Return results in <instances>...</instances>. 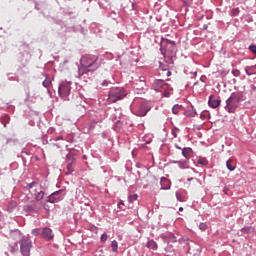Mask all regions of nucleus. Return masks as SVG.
Segmentation results:
<instances>
[{
    "mask_svg": "<svg viewBox=\"0 0 256 256\" xmlns=\"http://www.w3.org/2000/svg\"><path fill=\"white\" fill-rule=\"evenodd\" d=\"M160 51L169 65L175 63V59H177V45L175 42L169 39H162Z\"/></svg>",
    "mask_w": 256,
    "mask_h": 256,
    "instance_id": "f257e3e1",
    "label": "nucleus"
},
{
    "mask_svg": "<svg viewBox=\"0 0 256 256\" xmlns=\"http://www.w3.org/2000/svg\"><path fill=\"white\" fill-rule=\"evenodd\" d=\"M241 101H245V96L243 92H233L230 97L226 100L225 109L228 113H235L239 108Z\"/></svg>",
    "mask_w": 256,
    "mask_h": 256,
    "instance_id": "f03ea898",
    "label": "nucleus"
},
{
    "mask_svg": "<svg viewBox=\"0 0 256 256\" xmlns=\"http://www.w3.org/2000/svg\"><path fill=\"white\" fill-rule=\"evenodd\" d=\"M97 56L86 55L80 59V65L78 69H86L88 71H97L99 69V62H97Z\"/></svg>",
    "mask_w": 256,
    "mask_h": 256,
    "instance_id": "7ed1b4c3",
    "label": "nucleus"
},
{
    "mask_svg": "<svg viewBox=\"0 0 256 256\" xmlns=\"http://www.w3.org/2000/svg\"><path fill=\"white\" fill-rule=\"evenodd\" d=\"M125 97H127V92L123 87L111 88L108 93V99H110L111 103H117V101H121V99H125Z\"/></svg>",
    "mask_w": 256,
    "mask_h": 256,
    "instance_id": "20e7f679",
    "label": "nucleus"
},
{
    "mask_svg": "<svg viewBox=\"0 0 256 256\" xmlns=\"http://www.w3.org/2000/svg\"><path fill=\"white\" fill-rule=\"evenodd\" d=\"M71 81H62L58 86V95L64 101H69V95H71Z\"/></svg>",
    "mask_w": 256,
    "mask_h": 256,
    "instance_id": "39448f33",
    "label": "nucleus"
},
{
    "mask_svg": "<svg viewBox=\"0 0 256 256\" xmlns=\"http://www.w3.org/2000/svg\"><path fill=\"white\" fill-rule=\"evenodd\" d=\"M20 253L22 256H31V249H33V241L31 238L24 236L19 240Z\"/></svg>",
    "mask_w": 256,
    "mask_h": 256,
    "instance_id": "423d86ee",
    "label": "nucleus"
},
{
    "mask_svg": "<svg viewBox=\"0 0 256 256\" xmlns=\"http://www.w3.org/2000/svg\"><path fill=\"white\" fill-rule=\"evenodd\" d=\"M150 111H151V104H149V102L147 101L142 100L134 108V115H136L137 117H145V115H147V113Z\"/></svg>",
    "mask_w": 256,
    "mask_h": 256,
    "instance_id": "0eeeda50",
    "label": "nucleus"
},
{
    "mask_svg": "<svg viewBox=\"0 0 256 256\" xmlns=\"http://www.w3.org/2000/svg\"><path fill=\"white\" fill-rule=\"evenodd\" d=\"M65 195H67V192L64 189H60L50 194L46 201L47 203H59V201H63V199H65Z\"/></svg>",
    "mask_w": 256,
    "mask_h": 256,
    "instance_id": "6e6552de",
    "label": "nucleus"
},
{
    "mask_svg": "<svg viewBox=\"0 0 256 256\" xmlns=\"http://www.w3.org/2000/svg\"><path fill=\"white\" fill-rule=\"evenodd\" d=\"M91 75H93V70H87L85 68H78V79L85 81V83L89 82L91 79Z\"/></svg>",
    "mask_w": 256,
    "mask_h": 256,
    "instance_id": "1a4fd4ad",
    "label": "nucleus"
},
{
    "mask_svg": "<svg viewBox=\"0 0 256 256\" xmlns=\"http://www.w3.org/2000/svg\"><path fill=\"white\" fill-rule=\"evenodd\" d=\"M41 209V204L37 202H32L31 204H26L23 206V211H25V213H39Z\"/></svg>",
    "mask_w": 256,
    "mask_h": 256,
    "instance_id": "9d476101",
    "label": "nucleus"
},
{
    "mask_svg": "<svg viewBox=\"0 0 256 256\" xmlns=\"http://www.w3.org/2000/svg\"><path fill=\"white\" fill-rule=\"evenodd\" d=\"M41 239H44V241H53V239H55L53 230L49 227H43L41 231Z\"/></svg>",
    "mask_w": 256,
    "mask_h": 256,
    "instance_id": "9b49d317",
    "label": "nucleus"
},
{
    "mask_svg": "<svg viewBox=\"0 0 256 256\" xmlns=\"http://www.w3.org/2000/svg\"><path fill=\"white\" fill-rule=\"evenodd\" d=\"M208 105L212 109H217L221 105V99L217 98L215 95H211L208 100Z\"/></svg>",
    "mask_w": 256,
    "mask_h": 256,
    "instance_id": "f8f14e48",
    "label": "nucleus"
},
{
    "mask_svg": "<svg viewBox=\"0 0 256 256\" xmlns=\"http://www.w3.org/2000/svg\"><path fill=\"white\" fill-rule=\"evenodd\" d=\"M45 197V191L41 189V185L35 188L34 199L35 201H42Z\"/></svg>",
    "mask_w": 256,
    "mask_h": 256,
    "instance_id": "ddd939ff",
    "label": "nucleus"
},
{
    "mask_svg": "<svg viewBox=\"0 0 256 256\" xmlns=\"http://www.w3.org/2000/svg\"><path fill=\"white\" fill-rule=\"evenodd\" d=\"M186 117H195V115H197V110L195 109V107L193 105H191L190 107H188L184 113H183Z\"/></svg>",
    "mask_w": 256,
    "mask_h": 256,
    "instance_id": "4468645a",
    "label": "nucleus"
},
{
    "mask_svg": "<svg viewBox=\"0 0 256 256\" xmlns=\"http://www.w3.org/2000/svg\"><path fill=\"white\" fill-rule=\"evenodd\" d=\"M176 199L180 203H185L187 201V194L183 191H177L176 192Z\"/></svg>",
    "mask_w": 256,
    "mask_h": 256,
    "instance_id": "2eb2a0df",
    "label": "nucleus"
},
{
    "mask_svg": "<svg viewBox=\"0 0 256 256\" xmlns=\"http://www.w3.org/2000/svg\"><path fill=\"white\" fill-rule=\"evenodd\" d=\"M160 185L162 187V189L167 190V189H171V182L169 181V179L162 177L160 179Z\"/></svg>",
    "mask_w": 256,
    "mask_h": 256,
    "instance_id": "dca6fc26",
    "label": "nucleus"
},
{
    "mask_svg": "<svg viewBox=\"0 0 256 256\" xmlns=\"http://www.w3.org/2000/svg\"><path fill=\"white\" fill-rule=\"evenodd\" d=\"M165 239L168 240L167 243H177V236L171 232L165 234Z\"/></svg>",
    "mask_w": 256,
    "mask_h": 256,
    "instance_id": "f3484780",
    "label": "nucleus"
},
{
    "mask_svg": "<svg viewBox=\"0 0 256 256\" xmlns=\"http://www.w3.org/2000/svg\"><path fill=\"white\" fill-rule=\"evenodd\" d=\"M146 247L148 249H152V251H157V249H159V245H157L155 240H149L146 244Z\"/></svg>",
    "mask_w": 256,
    "mask_h": 256,
    "instance_id": "a211bd4d",
    "label": "nucleus"
},
{
    "mask_svg": "<svg viewBox=\"0 0 256 256\" xmlns=\"http://www.w3.org/2000/svg\"><path fill=\"white\" fill-rule=\"evenodd\" d=\"M165 85H167V83H165V80L163 79L154 80V87H156V89H163Z\"/></svg>",
    "mask_w": 256,
    "mask_h": 256,
    "instance_id": "6ab92c4d",
    "label": "nucleus"
},
{
    "mask_svg": "<svg viewBox=\"0 0 256 256\" xmlns=\"http://www.w3.org/2000/svg\"><path fill=\"white\" fill-rule=\"evenodd\" d=\"M178 166L180 169H189V159L178 160Z\"/></svg>",
    "mask_w": 256,
    "mask_h": 256,
    "instance_id": "aec40b11",
    "label": "nucleus"
},
{
    "mask_svg": "<svg viewBox=\"0 0 256 256\" xmlns=\"http://www.w3.org/2000/svg\"><path fill=\"white\" fill-rule=\"evenodd\" d=\"M193 152V149L190 147H184L182 148V155L185 157V159H189V155Z\"/></svg>",
    "mask_w": 256,
    "mask_h": 256,
    "instance_id": "412c9836",
    "label": "nucleus"
},
{
    "mask_svg": "<svg viewBox=\"0 0 256 256\" xmlns=\"http://www.w3.org/2000/svg\"><path fill=\"white\" fill-rule=\"evenodd\" d=\"M66 169H67L66 175H71V173L75 171V162H68Z\"/></svg>",
    "mask_w": 256,
    "mask_h": 256,
    "instance_id": "4be33fe9",
    "label": "nucleus"
},
{
    "mask_svg": "<svg viewBox=\"0 0 256 256\" xmlns=\"http://www.w3.org/2000/svg\"><path fill=\"white\" fill-rule=\"evenodd\" d=\"M245 73L246 75H248L249 77H251V75H255V66H246L245 68Z\"/></svg>",
    "mask_w": 256,
    "mask_h": 256,
    "instance_id": "5701e85b",
    "label": "nucleus"
},
{
    "mask_svg": "<svg viewBox=\"0 0 256 256\" xmlns=\"http://www.w3.org/2000/svg\"><path fill=\"white\" fill-rule=\"evenodd\" d=\"M41 185H39V183H37V181H33L31 183L26 184L25 189L26 191H31V189H33V187H35V189H37V187H40Z\"/></svg>",
    "mask_w": 256,
    "mask_h": 256,
    "instance_id": "b1692460",
    "label": "nucleus"
},
{
    "mask_svg": "<svg viewBox=\"0 0 256 256\" xmlns=\"http://www.w3.org/2000/svg\"><path fill=\"white\" fill-rule=\"evenodd\" d=\"M185 75H187L190 79H196L197 78V71H190L189 69L184 70Z\"/></svg>",
    "mask_w": 256,
    "mask_h": 256,
    "instance_id": "393cba45",
    "label": "nucleus"
},
{
    "mask_svg": "<svg viewBox=\"0 0 256 256\" xmlns=\"http://www.w3.org/2000/svg\"><path fill=\"white\" fill-rule=\"evenodd\" d=\"M183 109V105H179V104H175L173 107H172V113L174 115H179V112L182 111Z\"/></svg>",
    "mask_w": 256,
    "mask_h": 256,
    "instance_id": "a878e982",
    "label": "nucleus"
},
{
    "mask_svg": "<svg viewBox=\"0 0 256 256\" xmlns=\"http://www.w3.org/2000/svg\"><path fill=\"white\" fill-rule=\"evenodd\" d=\"M45 80L42 82L43 87L46 89L49 88V85H51V79H49L48 74H44Z\"/></svg>",
    "mask_w": 256,
    "mask_h": 256,
    "instance_id": "bb28decb",
    "label": "nucleus"
},
{
    "mask_svg": "<svg viewBox=\"0 0 256 256\" xmlns=\"http://www.w3.org/2000/svg\"><path fill=\"white\" fill-rule=\"evenodd\" d=\"M175 251V247L173 246V242H167V246L165 247L166 253H173Z\"/></svg>",
    "mask_w": 256,
    "mask_h": 256,
    "instance_id": "cd10ccee",
    "label": "nucleus"
},
{
    "mask_svg": "<svg viewBox=\"0 0 256 256\" xmlns=\"http://www.w3.org/2000/svg\"><path fill=\"white\" fill-rule=\"evenodd\" d=\"M66 162H67V163H75V154L69 152V153L66 155Z\"/></svg>",
    "mask_w": 256,
    "mask_h": 256,
    "instance_id": "c85d7f7f",
    "label": "nucleus"
},
{
    "mask_svg": "<svg viewBox=\"0 0 256 256\" xmlns=\"http://www.w3.org/2000/svg\"><path fill=\"white\" fill-rule=\"evenodd\" d=\"M41 231H43V228H34L31 230V234L34 235V237H41Z\"/></svg>",
    "mask_w": 256,
    "mask_h": 256,
    "instance_id": "c756f323",
    "label": "nucleus"
},
{
    "mask_svg": "<svg viewBox=\"0 0 256 256\" xmlns=\"http://www.w3.org/2000/svg\"><path fill=\"white\" fill-rule=\"evenodd\" d=\"M197 163H198V165H202L205 167V166L209 165V160H207V158L203 157V158H199L197 160Z\"/></svg>",
    "mask_w": 256,
    "mask_h": 256,
    "instance_id": "7c9ffc66",
    "label": "nucleus"
},
{
    "mask_svg": "<svg viewBox=\"0 0 256 256\" xmlns=\"http://www.w3.org/2000/svg\"><path fill=\"white\" fill-rule=\"evenodd\" d=\"M111 248L113 253H117L118 249H119V243L117 242V240H113L111 242Z\"/></svg>",
    "mask_w": 256,
    "mask_h": 256,
    "instance_id": "2f4dec72",
    "label": "nucleus"
},
{
    "mask_svg": "<svg viewBox=\"0 0 256 256\" xmlns=\"http://www.w3.org/2000/svg\"><path fill=\"white\" fill-rule=\"evenodd\" d=\"M160 71H162V75H166V77H171V72L169 69L165 68V66L160 65Z\"/></svg>",
    "mask_w": 256,
    "mask_h": 256,
    "instance_id": "473e14b6",
    "label": "nucleus"
},
{
    "mask_svg": "<svg viewBox=\"0 0 256 256\" xmlns=\"http://www.w3.org/2000/svg\"><path fill=\"white\" fill-rule=\"evenodd\" d=\"M121 129H123V122L120 120H117L116 124L114 125V130L119 132L121 131Z\"/></svg>",
    "mask_w": 256,
    "mask_h": 256,
    "instance_id": "72a5a7b5",
    "label": "nucleus"
},
{
    "mask_svg": "<svg viewBox=\"0 0 256 256\" xmlns=\"http://www.w3.org/2000/svg\"><path fill=\"white\" fill-rule=\"evenodd\" d=\"M239 13H240L239 8H233V9L230 11L231 17H237V15H239Z\"/></svg>",
    "mask_w": 256,
    "mask_h": 256,
    "instance_id": "f704fd0d",
    "label": "nucleus"
},
{
    "mask_svg": "<svg viewBox=\"0 0 256 256\" xmlns=\"http://www.w3.org/2000/svg\"><path fill=\"white\" fill-rule=\"evenodd\" d=\"M138 197H139V195H137V194H131V195H129V196H128L129 202H130V203H134V201H137Z\"/></svg>",
    "mask_w": 256,
    "mask_h": 256,
    "instance_id": "c9c22d12",
    "label": "nucleus"
},
{
    "mask_svg": "<svg viewBox=\"0 0 256 256\" xmlns=\"http://www.w3.org/2000/svg\"><path fill=\"white\" fill-rule=\"evenodd\" d=\"M226 167L228 171H235V166L231 165V160H227Z\"/></svg>",
    "mask_w": 256,
    "mask_h": 256,
    "instance_id": "e433bc0d",
    "label": "nucleus"
},
{
    "mask_svg": "<svg viewBox=\"0 0 256 256\" xmlns=\"http://www.w3.org/2000/svg\"><path fill=\"white\" fill-rule=\"evenodd\" d=\"M199 229H200V231H207V229H208L207 223L201 222L199 224Z\"/></svg>",
    "mask_w": 256,
    "mask_h": 256,
    "instance_id": "4c0bfd02",
    "label": "nucleus"
},
{
    "mask_svg": "<svg viewBox=\"0 0 256 256\" xmlns=\"http://www.w3.org/2000/svg\"><path fill=\"white\" fill-rule=\"evenodd\" d=\"M184 7H191L193 5V0H182Z\"/></svg>",
    "mask_w": 256,
    "mask_h": 256,
    "instance_id": "58836bf2",
    "label": "nucleus"
},
{
    "mask_svg": "<svg viewBox=\"0 0 256 256\" xmlns=\"http://www.w3.org/2000/svg\"><path fill=\"white\" fill-rule=\"evenodd\" d=\"M240 231L242 233H246L247 235H249V233H251V227L249 226L243 227L242 229H240Z\"/></svg>",
    "mask_w": 256,
    "mask_h": 256,
    "instance_id": "ea45409f",
    "label": "nucleus"
},
{
    "mask_svg": "<svg viewBox=\"0 0 256 256\" xmlns=\"http://www.w3.org/2000/svg\"><path fill=\"white\" fill-rule=\"evenodd\" d=\"M232 75L234 77H241V71L239 69H233L232 70Z\"/></svg>",
    "mask_w": 256,
    "mask_h": 256,
    "instance_id": "a19ab883",
    "label": "nucleus"
},
{
    "mask_svg": "<svg viewBox=\"0 0 256 256\" xmlns=\"http://www.w3.org/2000/svg\"><path fill=\"white\" fill-rule=\"evenodd\" d=\"M179 131H180V130H179V128H177V127H174V128L172 129L171 134L173 135L174 138H177V135H178Z\"/></svg>",
    "mask_w": 256,
    "mask_h": 256,
    "instance_id": "79ce46f5",
    "label": "nucleus"
},
{
    "mask_svg": "<svg viewBox=\"0 0 256 256\" xmlns=\"http://www.w3.org/2000/svg\"><path fill=\"white\" fill-rule=\"evenodd\" d=\"M249 51H251V53H253L254 55H256V45H250L248 47Z\"/></svg>",
    "mask_w": 256,
    "mask_h": 256,
    "instance_id": "37998d69",
    "label": "nucleus"
},
{
    "mask_svg": "<svg viewBox=\"0 0 256 256\" xmlns=\"http://www.w3.org/2000/svg\"><path fill=\"white\" fill-rule=\"evenodd\" d=\"M109 85H111V81H109V80H104L101 83V87H109Z\"/></svg>",
    "mask_w": 256,
    "mask_h": 256,
    "instance_id": "c03bdc74",
    "label": "nucleus"
},
{
    "mask_svg": "<svg viewBox=\"0 0 256 256\" xmlns=\"http://www.w3.org/2000/svg\"><path fill=\"white\" fill-rule=\"evenodd\" d=\"M101 243H105L107 241V233H103L100 237Z\"/></svg>",
    "mask_w": 256,
    "mask_h": 256,
    "instance_id": "a18cd8bd",
    "label": "nucleus"
},
{
    "mask_svg": "<svg viewBox=\"0 0 256 256\" xmlns=\"http://www.w3.org/2000/svg\"><path fill=\"white\" fill-rule=\"evenodd\" d=\"M11 247V253H17L18 247H17V243H15L14 245L10 246Z\"/></svg>",
    "mask_w": 256,
    "mask_h": 256,
    "instance_id": "49530a36",
    "label": "nucleus"
},
{
    "mask_svg": "<svg viewBox=\"0 0 256 256\" xmlns=\"http://www.w3.org/2000/svg\"><path fill=\"white\" fill-rule=\"evenodd\" d=\"M55 127H50V128H48V130H47V133H48V135H53L54 133H55Z\"/></svg>",
    "mask_w": 256,
    "mask_h": 256,
    "instance_id": "de8ad7c7",
    "label": "nucleus"
},
{
    "mask_svg": "<svg viewBox=\"0 0 256 256\" xmlns=\"http://www.w3.org/2000/svg\"><path fill=\"white\" fill-rule=\"evenodd\" d=\"M35 9L36 11H41V9H43V6H41L39 2H35Z\"/></svg>",
    "mask_w": 256,
    "mask_h": 256,
    "instance_id": "09e8293b",
    "label": "nucleus"
},
{
    "mask_svg": "<svg viewBox=\"0 0 256 256\" xmlns=\"http://www.w3.org/2000/svg\"><path fill=\"white\" fill-rule=\"evenodd\" d=\"M2 119H4V121H10L11 117L8 114H4Z\"/></svg>",
    "mask_w": 256,
    "mask_h": 256,
    "instance_id": "8fccbe9b",
    "label": "nucleus"
},
{
    "mask_svg": "<svg viewBox=\"0 0 256 256\" xmlns=\"http://www.w3.org/2000/svg\"><path fill=\"white\" fill-rule=\"evenodd\" d=\"M124 206L125 203H123V201L118 202V209H123Z\"/></svg>",
    "mask_w": 256,
    "mask_h": 256,
    "instance_id": "3c124183",
    "label": "nucleus"
},
{
    "mask_svg": "<svg viewBox=\"0 0 256 256\" xmlns=\"http://www.w3.org/2000/svg\"><path fill=\"white\" fill-rule=\"evenodd\" d=\"M200 119H202V121H205V119H207V115L201 113V114H200Z\"/></svg>",
    "mask_w": 256,
    "mask_h": 256,
    "instance_id": "603ef678",
    "label": "nucleus"
},
{
    "mask_svg": "<svg viewBox=\"0 0 256 256\" xmlns=\"http://www.w3.org/2000/svg\"><path fill=\"white\" fill-rule=\"evenodd\" d=\"M54 141H63V136H58L54 139Z\"/></svg>",
    "mask_w": 256,
    "mask_h": 256,
    "instance_id": "864d4df0",
    "label": "nucleus"
},
{
    "mask_svg": "<svg viewBox=\"0 0 256 256\" xmlns=\"http://www.w3.org/2000/svg\"><path fill=\"white\" fill-rule=\"evenodd\" d=\"M170 163H173L174 165H179V160H172Z\"/></svg>",
    "mask_w": 256,
    "mask_h": 256,
    "instance_id": "5fc2aeb1",
    "label": "nucleus"
},
{
    "mask_svg": "<svg viewBox=\"0 0 256 256\" xmlns=\"http://www.w3.org/2000/svg\"><path fill=\"white\" fill-rule=\"evenodd\" d=\"M174 147H175L176 149H179L180 151H182V149H183V148L180 147L179 144H174Z\"/></svg>",
    "mask_w": 256,
    "mask_h": 256,
    "instance_id": "6e6d98bb",
    "label": "nucleus"
},
{
    "mask_svg": "<svg viewBox=\"0 0 256 256\" xmlns=\"http://www.w3.org/2000/svg\"><path fill=\"white\" fill-rule=\"evenodd\" d=\"M207 29H209V26L207 24L203 25V31H207Z\"/></svg>",
    "mask_w": 256,
    "mask_h": 256,
    "instance_id": "4d7b16f0",
    "label": "nucleus"
},
{
    "mask_svg": "<svg viewBox=\"0 0 256 256\" xmlns=\"http://www.w3.org/2000/svg\"><path fill=\"white\" fill-rule=\"evenodd\" d=\"M191 171H193V173H199V171H197L195 168H191Z\"/></svg>",
    "mask_w": 256,
    "mask_h": 256,
    "instance_id": "13d9d810",
    "label": "nucleus"
},
{
    "mask_svg": "<svg viewBox=\"0 0 256 256\" xmlns=\"http://www.w3.org/2000/svg\"><path fill=\"white\" fill-rule=\"evenodd\" d=\"M22 153H25L26 155H29V153H27V150L23 149Z\"/></svg>",
    "mask_w": 256,
    "mask_h": 256,
    "instance_id": "bf43d9fd",
    "label": "nucleus"
},
{
    "mask_svg": "<svg viewBox=\"0 0 256 256\" xmlns=\"http://www.w3.org/2000/svg\"><path fill=\"white\" fill-rule=\"evenodd\" d=\"M250 87H251V89H253V90L256 89L255 85H253V84H252Z\"/></svg>",
    "mask_w": 256,
    "mask_h": 256,
    "instance_id": "052dcab7",
    "label": "nucleus"
},
{
    "mask_svg": "<svg viewBox=\"0 0 256 256\" xmlns=\"http://www.w3.org/2000/svg\"><path fill=\"white\" fill-rule=\"evenodd\" d=\"M136 167L139 169V168H141V164H136Z\"/></svg>",
    "mask_w": 256,
    "mask_h": 256,
    "instance_id": "680f3d73",
    "label": "nucleus"
},
{
    "mask_svg": "<svg viewBox=\"0 0 256 256\" xmlns=\"http://www.w3.org/2000/svg\"><path fill=\"white\" fill-rule=\"evenodd\" d=\"M187 181L191 182V181H193V178H188Z\"/></svg>",
    "mask_w": 256,
    "mask_h": 256,
    "instance_id": "e2e57ef3",
    "label": "nucleus"
},
{
    "mask_svg": "<svg viewBox=\"0 0 256 256\" xmlns=\"http://www.w3.org/2000/svg\"><path fill=\"white\" fill-rule=\"evenodd\" d=\"M132 9H135V3L132 2Z\"/></svg>",
    "mask_w": 256,
    "mask_h": 256,
    "instance_id": "0e129e2a",
    "label": "nucleus"
},
{
    "mask_svg": "<svg viewBox=\"0 0 256 256\" xmlns=\"http://www.w3.org/2000/svg\"><path fill=\"white\" fill-rule=\"evenodd\" d=\"M179 211H183V207H179V209H178Z\"/></svg>",
    "mask_w": 256,
    "mask_h": 256,
    "instance_id": "69168bd1",
    "label": "nucleus"
},
{
    "mask_svg": "<svg viewBox=\"0 0 256 256\" xmlns=\"http://www.w3.org/2000/svg\"><path fill=\"white\" fill-rule=\"evenodd\" d=\"M4 127H7V123H4Z\"/></svg>",
    "mask_w": 256,
    "mask_h": 256,
    "instance_id": "338daca9",
    "label": "nucleus"
},
{
    "mask_svg": "<svg viewBox=\"0 0 256 256\" xmlns=\"http://www.w3.org/2000/svg\"><path fill=\"white\" fill-rule=\"evenodd\" d=\"M7 106H8V107H10V105H9V104H7Z\"/></svg>",
    "mask_w": 256,
    "mask_h": 256,
    "instance_id": "774afa93",
    "label": "nucleus"
}]
</instances>
